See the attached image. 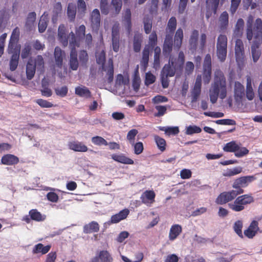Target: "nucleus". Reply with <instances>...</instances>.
<instances>
[{
  "instance_id": "nucleus-57",
  "label": "nucleus",
  "mask_w": 262,
  "mask_h": 262,
  "mask_svg": "<svg viewBox=\"0 0 262 262\" xmlns=\"http://www.w3.org/2000/svg\"><path fill=\"white\" fill-rule=\"evenodd\" d=\"M55 94L61 97L67 96L68 92V88L67 86H63L61 88L55 89Z\"/></svg>"
},
{
  "instance_id": "nucleus-8",
  "label": "nucleus",
  "mask_w": 262,
  "mask_h": 262,
  "mask_svg": "<svg viewBox=\"0 0 262 262\" xmlns=\"http://www.w3.org/2000/svg\"><path fill=\"white\" fill-rule=\"evenodd\" d=\"M158 37L157 33L153 31L149 36L148 45L145 46L142 51V56L140 60V65L145 71L148 66L150 47L153 48L157 44Z\"/></svg>"
},
{
  "instance_id": "nucleus-14",
  "label": "nucleus",
  "mask_w": 262,
  "mask_h": 262,
  "mask_svg": "<svg viewBox=\"0 0 262 262\" xmlns=\"http://www.w3.org/2000/svg\"><path fill=\"white\" fill-rule=\"evenodd\" d=\"M101 17L99 10L98 9H94L90 15L91 26L93 30H97L100 25Z\"/></svg>"
},
{
  "instance_id": "nucleus-16",
  "label": "nucleus",
  "mask_w": 262,
  "mask_h": 262,
  "mask_svg": "<svg viewBox=\"0 0 262 262\" xmlns=\"http://www.w3.org/2000/svg\"><path fill=\"white\" fill-rule=\"evenodd\" d=\"M184 38V34L183 29L179 28L176 32L174 40L173 41V48L174 50L179 51L181 48Z\"/></svg>"
},
{
  "instance_id": "nucleus-29",
  "label": "nucleus",
  "mask_w": 262,
  "mask_h": 262,
  "mask_svg": "<svg viewBox=\"0 0 262 262\" xmlns=\"http://www.w3.org/2000/svg\"><path fill=\"white\" fill-rule=\"evenodd\" d=\"M100 226L98 223L95 221H92L89 224L84 225L83 232L85 234H90L97 232L99 231Z\"/></svg>"
},
{
  "instance_id": "nucleus-41",
  "label": "nucleus",
  "mask_w": 262,
  "mask_h": 262,
  "mask_svg": "<svg viewBox=\"0 0 262 262\" xmlns=\"http://www.w3.org/2000/svg\"><path fill=\"white\" fill-rule=\"evenodd\" d=\"M76 14V7L73 3H69L67 8V15L70 21L75 20Z\"/></svg>"
},
{
  "instance_id": "nucleus-22",
  "label": "nucleus",
  "mask_w": 262,
  "mask_h": 262,
  "mask_svg": "<svg viewBox=\"0 0 262 262\" xmlns=\"http://www.w3.org/2000/svg\"><path fill=\"white\" fill-rule=\"evenodd\" d=\"M156 194L153 190H146L141 195L140 199L143 204H152L155 202Z\"/></svg>"
},
{
  "instance_id": "nucleus-3",
  "label": "nucleus",
  "mask_w": 262,
  "mask_h": 262,
  "mask_svg": "<svg viewBox=\"0 0 262 262\" xmlns=\"http://www.w3.org/2000/svg\"><path fill=\"white\" fill-rule=\"evenodd\" d=\"M227 96L226 78L223 72L218 70L215 72L214 82L210 91V99L212 103H215L219 96L222 99Z\"/></svg>"
},
{
  "instance_id": "nucleus-47",
  "label": "nucleus",
  "mask_w": 262,
  "mask_h": 262,
  "mask_svg": "<svg viewBox=\"0 0 262 262\" xmlns=\"http://www.w3.org/2000/svg\"><path fill=\"white\" fill-rule=\"evenodd\" d=\"M19 58V54H13L12 55L9 63L10 70L11 71H14L17 69L18 64Z\"/></svg>"
},
{
  "instance_id": "nucleus-45",
  "label": "nucleus",
  "mask_w": 262,
  "mask_h": 262,
  "mask_svg": "<svg viewBox=\"0 0 262 262\" xmlns=\"http://www.w3.org/2000/svg\"><path fill=\"white\" fill-rule=\"evenodd\" d=\"M242 171V168L240 166L235 167L232 169L228 168L223 173V176L224 177H231L241 173Z\"/></svg>"
},
{
  "instance_id": "nucleus-15",
  "label": "nucleus",
  "mask_w": 262,
  "mask_h": 262,
  "mask_svg": "<svg viewBox=\"0 0 262 262\" xmlns=\"http://www.w3.org/2000/svg\"><path fill=\"white\" fill-rule=\"evenodd\" d=\"M173 37L165 36L163 45V54L165 57L170 56L173 46Z\"/></svg>"
},
{
  "instance_id": "nucleus-12",
  "label": "nucleus",
  "mask_w": 262,
  "mask_h": 262,
  "mask_svg": "<svg viewBox=\"0 0 262 262\" xmlns=\"http://www.w3.org/2000/svg\"><path fill=\"white\" fill-rule=\"evenodd\" d=\"M245 95L244 86L239 81H235L234 85V97L236 102L242 101Z\"/></svg>"
},
{
  "instance_id": "nucleus-4",
  "label": "nucleus",
  "mask_w": 262,
  "mask_h": 262,
  "mask_svg": "<svg viewBox=\"0 0 262 262\" xmlns=\"http://www.w3.org/2000/svg\"><path fill=\"white\" fill-rule=\"evenodd\" d=\"M246 38L249 41L253 39L252 42H262V19L257 18L254 20V17L249 15L246 20Z\"/></svg>"
},
{
  "instance_id": "nucleus-40",
  "label": "nucleus",
  "mask_w": 262,
  "mask_h": 262,
  "mask_svg": "<svg viewBox=\"0 0 262 262\" xmlns=\"http://www.w3.org/2000/svg\"><path fill=\"white\" fill-rule=\"evenodd\" d=\"M246 97L249 100H252L254 97V93L253 92L252 86L251 79L250 77L247 78L246 85Z\"/></svg>"
},
{
  "instance_id": "nucleus-24",
  "label": "nucleus",
  "mask_w": 262,
  "mask_h": 262,
  "mask_svg": "<svg viewBox=\"0 0 262 262\" xmlns=\"http://www.w3.org/2000/svg\"><path fill=\"white\" fill-rule=\"evenodd\" d=\"M51 245H48L44 246L41 243H38L35 245L32 249V253L33 254H40L44 255L47 254L51 249Z\"/></svg>"
},
{
  "instance_id": "nucleus-60",
  "label": "nucleus",
  "mask_w": 262,
  "mask_h": 262,
  "mask_svg": "<svg viewBox=\"0 0 262 262\" xmlns=\"http://www.w3.org/2000/svg\"><path fill=\"white\" fill-rule=\"evenodd\" d=\"M202 131L201 128L196 125L189 126L187 127L186 130V134L187 135H192L195 133H200Z\"/></svg>"
},
{
  "instance_id": "nucleus-36",
  "label": "nucleus",
  "mask_w": 262,
  "mask_h": 262,
  "mask_svg": "<svg viewBox=\"0 0 262 262\" xmlns=\"http://www.w3.org/2000/svg\"><path fill=\"white\" fill-rule=\"evenodd\" d=\"M17 40L10 39L8 49L9 53L19 54L20 46Z\"/></svg>"
},
{
  "instance_id": "nucleus-31",
  "label": "nucleus",
  "mask_w": 262,
  "mask_h": 262,
  "mask_svg": "<svg viewBox=\"0 0 262 262\" xmlns=\"http://www.w3.org/2000/svg\"><path fill=\"white\" fill-rule=\"evenodd\" d=\"M262 44V42H252L251 45V53L253 60L256 62L259 58L261 55V52L259 47Z\"/></svg>"
},
{
  "instance_id": "nucleus-52",
  "label": "nucleus",
  "mask_w": 262,
  "mask_h": 262,
  "mask_svg": "<svg viewBox=\"0 0 262 262\" xmlns=\"http://www.w3.org/2000/svg\"><path fill=\"white\" fill-rule=\"evenodd\" d=\"M92 142L94 144L98 146L108 145L107 142L103 138L98 136L92 137Z\"/></svg>"
},
{
  "instance_id": "nucleus-39",
  "label": "nucleus",
  "mask_w": 262,
  "mask_h": 262,
  "mask_svg": "<svg viewBox=\"0 0 262 262\" xmlns=\"http://www.w3.org/2000/svg\"><path fill=\"white\" fill-rule=\"evenodd\" d=\"M131 15L130 10L129 9H126L123 17V20L125 23L126 29L129 33H130L132 30Z\"/></svg>"
},
{
  "instance_id": "nucleus-1",
  "label": "nucleus",
  "mask_w": 262,
  "mask_h": 262,
  "mask_svg": "<svg viewBox=\"0 0 262 262\" xmlns=\"http://www.w3.org/2000/svg\"><path fill=\"white\" fill-rule=\"evenodd\" d=\"M256 174L246 176L236 179L232 185L235 190L224 191L221 193L215 200V203L219 205H223L232 201L238 195L243 194L245 188L253 181L256 180Z\"/></svg>"
},
{
  "instance_id": "nucleus-34",
  "label": "nucleus",
  "mask_w": 262,
  "mask_h": 262,
  "mask_svg": "<svg viewBox=\"0 0 262 262\" xmlns=\"http://www.w3.org/2000/svg\"><path fill=\"white\" fill-rule=\"evenodd\" d=\"M143 36L142 34L136 33L133 39V50L135 52L138 53L140 51Z\"/></svg>"
},
{
  "instance_id": "nucleus-59",
  "label": "nucleus",
  "mask_w": 262,
  "mask_h": 262,
  "mask_svg": "<svg viewBox=\"0 0 262 262\" xmlns=\"http://www.w3.org/2000/svg\"><path fill=\"white\" fill-rule=\"evenodd\" d=\"M112 38H120L119 24L118 23L114 24L112 27Z\"/></svg>"
},
{
  "instance_id": "nucleus-63",
  "label": "nucleus",
  "mask_w": 262,
  "mask_h": 262,
  "mask_svg": "<svg viewBox=\"0 0 262 262\" xmlns=\"http://www.w3.org/2000/svg\"><path fill=\"white\" fill-rule=\"evenodd\" d=\"M31 46L30 44H25L21 51V57L23 59L27 58L31 54Z\"/></svg>"
},
{
  "instance_id": "nucleus-28",
  "label": "nucleus",
  "mask_w": 262,
  "mask_h": 262,
  "mask_svg": "<svg viewBox=\"0 0 262 262\" xmlns=\"http://www.w3.org/2000/svg\"><path fill=\"white\" fill-rule=\"evenodd\" d=\"M199 32L196 30L192 31L189 40V49L192 52L195 51L197 49L198 37Z\"/></svg>"
},
{
  "instance_id": "nucleus-18",
  "label": "nucleus",
  "mask_w": 262,
  "mask_h": 262,
  "mask_svg": "<svg viewBox=\"0 0 262 262\" xmlns=\"http://www.w3.org/2000/svg\"><path fill=\"white\" fill-rule=\"evenodd\" d=\"M54 56L56 66L61 68L63 64V58L65 56V52L59 47H56L54 49Z\"/></svg>"
},
{
  "instance_id": "nucleus-51",
  "label": "nucleus",
  "mask_w": 262,
  "mask_h": 262,
  "mask_svg": "<svg viewBox=\"0 0 262 262\" xmlns=\"http://www.w3.org/2000/svg\"><path fill=\"white\" fill-rule=\"evenodd\" d=\"M243 222L242 221L238 220L236 221L233 225V229L235 232L241 237L243 238L244 236L242 233Z\"/></svg>"
},
{
  "instance_id": "nucleus-61",
  "label": "nucleus",
  "mask_w": 262,
  "mask_h": 262,
  "mask_svg": "<svg viewBox=\"0 0 262 262\" xmlns=\"http://www.w3.org/2000/svg\"><path fill=\"white\" fill-rule=\"evenodd\" d=\"M155 108L158 111L157 113H155L154 116L160 117L163 116L166 112L167 107L163 105H156Z\"/></svg>"
},
{
  "instance_id": "nucleus-33",
  "label": "nucleus",
  "mask_w": 262,
  "mask_h": 262,
  "mask_svg": "<svg viewBox=\"0 0 262 262\" xmlns=\"http://www.w3.org/2000/svg\"><path fill=\"white\" fill-rule=\"evenodd\" d=\"M112 158L115 161L124 164L132 165L134 163V162L132 159L126 157L123 154H113L112 155Z\"/></svg>"
},
{
  "instance_id": "nucleus-25",
  "label": "nucleus",
  "mask_w": 262,
  "mask_h": 262,
  "mask_svg": "<svg viewBox=\"0 0 262 262\" xmlns=\"http://www.w3.org/2000/svg\"><path fill=\"white\" fill-rule=\"evenodd\" d=\"M69 148L75 151L86 152L88 148L83 143L79 141H72L68 144Z\"/></svg>"
},
{
  "instance_id": "nucleus-17",
  "label": "nucleus",
  "mask_w": 262,
  "mask_h": 262,
  "mask_svg": "<svg viewBox=\"0 0 262 262\" xmlns=\"http://www.w3.org/2000/svg\"><path fill=\"white\" fill-rule=\"evenodd\" d=\"M258 223L256 221H253L247 229L244 231V235L249 238H252L259 230Z\"/></svg>"
},
{
  "instance_id": "nucleus-56",
  "label": "nucleus",
  "mask_w": 262,
  "mask_h": 262,
  "mask_svg": "<svg viewBox=\"0 0 262 262\" xmlns=\"http://www.w3.org/2000/svg\"><path fill=\"white\" fill-rule=\"evenodd\" d=\"M138 132L136 129H132L130 130L126 136L127 139L129 141V142L131 144H134L135 142V139L136 135L138 134Z\"/></svg>"
},
{
  "instance_id": "nucleus-13",
  "label": "nucleus",
  "mask_w": 262,
  "mask_h": 262,
  "mask_svg": "<svg viewBox=\"0 0 262 262\" xmlns=\"http://www.w3.org/2000/svg\"><path fill=\"white\" fill-rule=\"evenodd\" d=\"M220 0H206L207 12L206 16L209 18L213 13L215 14L219 6Z\"/></svg>"
},
{
  "instance_id": "nucleus-2",
  "label": "nucleus",
  "mask_w": 262,
  "mask_h": 262,
  "mask_svg": "<svg viewBox=\"0 0 262 262\" xmlns=\"http://www.w3.org/2000/svg\"><path fill=\"white\" fill-rule=\"evenodd\" d=\"M85 33V27L81 25L75 29V34L73 32L69 35V46L71 48L70 54L69 67L70 69L76 71L78 68L77 52L76 47H79L81 42L84 39Z\"/></svg>"
},
{
  "instance_id": "nucleus-7",
  "label": "nucleus",
  "mask_w": 262,
  "mask_h": 262,
  "mask_svg": "<svg viewBox=\"0 0 262 262\" xmlns=\"http://www.w3.org/2000/svg\"><path fill=\"white\" fill-rule=\"evenodd\" d=\"M96 62L101 65L102 70L106 72L107 77V81L111 83L114 79V64L113 59L110 58L108 59L107 65H105V52L102 50L100 53L96 55Z\"/></svg>"
},
{
  "instance_id": "nucleus-30",
  "label": "nucleus",
  "mask_w": 262,
  "mask_h": 262,
  "mask_svg": "<svg viewBox=\"0 0 262 262\" xmlns=\"http://www.w3.org/2000/svg\"><path fill=\"white\" fill-rule=\"evenodd\" d=\"M122 7V0H112L111 2V13L112 16H116L119 14Z\"/></svg>"
},
{
  "instance_id": "nucleus-5",
  "label": "nucleus",
  "mask_w": 262,
  "mask_h": 262,
  "mask_svg": "<svg viewBox=\"0 0 262 262\" xmlns=\"http://www.w3.org/2000/svg\"><path fill=\"white\" fill-rule=\"evenodd\" d=\"M185 61V55L182 51L179 53L177 58H171L170 56L169 62L163 67L161 74L166 76L173 77L176 72H181L183 70Z\"/></svg>"
},
{
  "instance_id": "nucleus-20",
  "label": "nucleus",
  "mask_w": 262,
  "mask_h": 262,
  "mask_svg": "<svg viewBox=\"0 0 262 262\" xmlns=\"http://www.w3.org/2000/svg\"><path fill=\"white\" fill-rule=\"evenodd\" d=\"M129 213L128 209H124L120 211L119 213L112 216L109 224H116L120 222L127 217Z\"/></svg>"
},
{
  "instance_id": "nucleus-23",
  "label": "nucleus",
  "mask_w": 262,
  "mask_h": 262,
  "mask_svg": "<svg viewBox=\"0 0 262 262\" xmlns=\"http://www.w3.org/2000/svg\"><path fill=\"white\" fill-rule=\"evenodd\" d=\"M58 36L59 41L63 47L67 46L68 38L66 35V28L64 25H60L58 29Z\"/></svg>"
},
{
  "instance_id": "nucleus-10",
  "label": "nucleus",
  "mask_w": 262,
  "mask_h": 262,
  "mask_svg": "<svg viewBox=\"0 0 262 262\" xmlns=\"http://www.w3.org/2000/svg\"><path fill=\"white\" fill-rule=\"evenodd\" d=\"M235 53L238 64H242L244 61L245 51L243 41L237 39L235 41Z\"/></svg>"
},
{
  "instance_id": "nucleus-27",
  "label": "nucleus",
  "mask_w": 262,
  "mask_h": 262,
  "mask_svg": "<svg viewBox=\"0 0 262 262\" xmlns=\"http://www.w3.org/2000/svg\"><path fill=\"white\" fill-rule=\"evenodd\" d=\"M182 232V228L181 225L179 224L172 225L169 233V239L171 241L175 240Z\"/></svg>"
},
{
  "instance_id": "nucleus-50",
  "label": "nucleus",
  "mask_w": 262,
  "mask_h": 262,
  "mask_svg": "<svg viewBox=\"0 0 262 262\" xmlns=\"http://www.w3.org/2000/svg\"><path fill=\"white\" fill-rule=\"evenodd\" d=\"M98 258L101 262H112L113 258L109 252L106 250L101 251Z\"/></svg>"
},
{
  "instance_id": "nucleus-46",
  "label": "nucleus",
  "mask_w": 262,
  "mask_h": 262,
  "mask_svg": "<svg viewBox=\"0 0 262 262\" xmlns=\"http://www.w3.org/2000/svg\"><path fill=\"white\" fill-rule=\"evenodd\" d=\"M78 61L81 66H86L89 60V55L87 52L84 50H80L78 53Z\"/></svg>"
},
{
  "instance_id": "nucleus-58",
  "label": "nucleus",
  "mask_w": 262,
  "mask_h": 262,
  "mask_svg": "<svg viewBox=\"0 0 262 262\" xmlns=\"http://www.w3.org/2000/svg\"><path fill=\"white\" fill-rule=\"evenodd\" d=\"M35 102L42 108H50L53 106V104L51 102L42 99H38Z\"/></svg>"
},
{
  "instance_id": "nucleus-9",
  "label": "nucleus",
  "mask_w": 262,
  "mask_h": 262,
  "mask_svg": "<svg viewBox=\"0 0 262 262\" xmlns=\"http://www.w3.org/2000/svg\"><path fill=\"white\" fill-rule=\"evenodd\" d=\"M227 53V37L226 35L220 34L217 39L216 55L221 62L225 61Z\"/></svg>"
},
{
  "instance_id": "nucleus-35",
  "label": "nucleus",
  "mask_w": 262,
  "mask_h": 262,
  "mask_svg": "<svg viewBox=\"0 0 262 262\" xmlns=\"http://www.w3.org/2000/svg\"><path fill=\"white\" fill-rule=\"evenodd\" d=\"M35 71L36 67L34 64V61L32 59L29 60L26 66V75L28 79L31 80L33 78Z\"/></svg>"
},
{
  "instance_id": "nucleus-37",
  "label": "nucleus",
  "mask_w": 262,
  "mask_h": 262,
  "mask_svg": "<svg viewBox=\"0 0 262 262\" xmlns=\"http://www.w3.org/2000/svg\"><path fill=\"white\" fill-rule=\"evenodd\" d=\"M29 214L31 220L36 222H42L46 219V215H42L36 209L30 210Z\"/></svg>"
},
{
  "instance_id": "nucleus-42",
  "label": "nucleus",
  "mask_w": 262,
  "mask_h": 262,
  "mask_svg": "<svg viewBox=\"0 0 262 262\" xmlns=\"http://www.w3.org/2000/svg\"><path fill=\"white\" fill-rule=\"evenodd\" d=\"M154 137L158 148L161 152H164L166 150V142L165 140L158 135H155Z\"/></svg>"
},
{
  "instance_id": "nucleus-48",
  "label": "nucleus",
  "mask_w": 262,
  "mask_h": 262,
  "mask_svg": "<svg viewBox=\"0 0 262 262\" xmlns=\"http://www.w3.org/2000/svg\"><path fill=\"white\" fill-rule=\"evenodd\" d=\"M223 149L226 152H235L238 149V145L235 141H231L226 143Z\"/></svg>"
},
{
  "instance_id": "nucleus-21",
  "label": "nucleus",
  "mask_w": 262,
  "mask_h": 262,
  "mask_svg": "<svg viewBox=\"0 0 262 262\" xmlns=\"http://www.w3.org/2000/svg\"><path fill=\"white\" fill-rule=\"evenodd\" d=\"M220 32H224L229 25V15L227 11L221 13L219 19Z\"/></svg>"
},
{
  "instance_id": "nucleus-38",
  "label": "nucleus",
  "mask_w": 262,
  "mask_h": 262,
  "mask_svg": "<svg viewBox=\"0 0 262 262\" xmlns=\"http://www.w3.org/2000/svg\"><path fill=\"white\" fill-rule=\"evenodd\" d=\"M244 24L243 19L240 18L237 19L233 32L235 36L241 37L242 35Z\"/></svg>"
},
{
  "instance_id": "nucleus-53",
  "label": "nucleus",
  "mask_w": 262,
  "mask_h": 262,
  "mask_svg": "<svg viewBox=\"0 0 262 262\" xmlns=\"http://www.w3.org/2000/svg\"><path fill=\"white\" fill-rule=\"evenodd\" d=\"M77 10L79 14L84 15L86 11V5L84 0L77 1Z\"/></svg>"
},
{
  "instance_id": "nucleus-44",
  "label": "nucleus",
  "mask_w": 262,
  "mask_h": 262,
  "mask_svg": "<svg viewBox=\"0 0 262 262\" xmlns=\"http://www.w3.org/2000/svg\"><path fill=\"white\" fill-rule=\"evenodd\" d=\"M36 14L35 12H30L27 16L25 26L29 30L32 29L36 20Z\"/></svg>"
},
{
  "instance_id": "nucleus-55",
  "label": "nucleus",
  "mask_w": 262,
  "mask_h": 262,
  "mask_svg": "<svg viewBox=\"0 0 262 262\" xmlns=\"http://www.w3.org/2000/svg\"><path fill=\"white\" fill-rule=\"evenodd\" d=\"M160 129L162 130H164L165 134L168 135H176L179 133V127L177 126L168 127L165 128H164V127H163L162 128H160Z\"/></svg>"
},
{
  "instance_id": "nucleus-32",
  "label": "nucleus",
  "mask_w": 262,
  "mask_h": 262,
  "mask_svg": "<svg viewBox=\"0 0 262 262\" xmlns=\"http://www.w3.org/2000/svg\"><path fill=\"white\" fill-rule=\"evenodd\" d=\"M75 94L79 97L85 98L92 97V93L89 89L85 86H79L75 88Z\"/></svg>"
},
{
  "instance_id": "nucleus-43",
  "label": "nucleus",
  "mask_w": 262,
  "mask_h": 262,
  "mask_svg": "<svg viewBox=\"0 0 262 262\" xmlns=\"http://www.w3.org/2000/svg\"><path fill=\"white\" fill-rule=\"evenodd\" d=\"M48 26V14L45 15V13L40 17L38 23V31L40 33H43L45 31Z\"/></svg>"
},
{
  "instance_id": "nucleus-54",
  "label": "nucleus",
  "mask_w": 262,
  "mask_h": 262,
  "mask_svg": "<svg viewBox=\"0 0 262 262\" xmlns=\"http://www.w3.org/2000/svg\"><path fill=\"white\" fill-rule=\"evenodd\" d=\"M144 30L146 34L150 33L152 29V21L148 18H144L143 19Z\"/></svg>"
},
{
  "instance_id": "nucleus-6",
  "label": "nucleus",
  "mask_w": 262,
  "mask_h": 262,
  "mask_svg": "<svg viewBox=\"0 0 262 262\" xmlns=\"http://www.w3.org/2000/svg\"><path fill=\"white\" fill-rule=\"evenodd\" d=\"M233 202L228 204L229 208L235 212L244 210L245 207L254 202L252 193H248L237 196Z\"/></svg>"
},
{
  "instance_id": "nucleus-62",
  "label": "nucleus",
  "mask_w": 262,
  "mask_h": 262,
  "mask_svg": "<svg viewBox=\"0 0 262 262\" xmlns=\"http://www.w3.org/2000/svg\"><path fill=\"white\" fill-rule=\"evenodd\" d=\"M156 77L150 72H147L145 74V84L149 85L155 82Z\"/></svg>"
},
{
  "instance_id": "nucleus-49",
  "label": "nucleus",
  "mask_w": 262,
  "mask_h": 262,
  "mask_svg": "<svg viewBox=\"0 0 262 262\" xmlns=\"http://www.w3.org/2000/svg\"><path fill=\"white\" fill-rule=\"evenodd\" d=\"M161 48L156 46L154 48V66L155 68H157L160 66V57L161 55Z\"/></svg>"
},
{
  "instance_id": "nucleus-64",
  "label": "nucleus",
  "mask_w": 262,
  "mask_h": 262,
  "mask_svg": "<svg viewBox=\"0 0 262 262\" xmlns=\"http://www.w3.org/2000/svg\"><path fill=\"white\" fill-rule=\"evenodd\" d=\"M241 0H231L230 11L232 14H234L237 10Z\"/></svg>"
},
{
  "instance_id": "nucleus-19",
  "label": "nucleus",
  "mask_w": 262,
  "mask_h": 262,
  "mask_svg": "<svg viewBox=\"0 0 262 262\" xmlns=\"http://www.w3.org/2000/svg\"><path fill=\"white\" fill-rule=\"evenodd\" d=\"M19 158L12 154H6L4 155L1 159L2 164L6 165H14L19 163Z\"/></svg>"
},
{
  "instance_id": "nucleus-11",
  "label": "nucleus",
  "mask_w": 262,
  "mask_h": 262,
  "mask_svg": "<svg viewBox=\"0 0 262 262\" xmlns=\"http://www.w3.org/2000/svg\"><path fill=\"white\" fill-rule=\"evenodd\" d=\"M202 87V75H198L196 77L194 87L191 92V102L197 101L200 96Z\"/></svg>"
},
{
  "instance_id": "nucleus-26",
  "label": "nucleus",
  "mask_w": 262,
  "mask_h": 262,
  "mask_svg": "<svg viewBox=\"0 0 262 262\" xmlns=\"http://www.w3.org/2000/svg\"><path fill=\"white\" fill-rule=\"evenodd\" d=\"M177 19L175 17L172 16L169 19L166 28V36L173 37V33L177 28Z\"/></svg>"
}]
</instances>
